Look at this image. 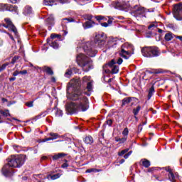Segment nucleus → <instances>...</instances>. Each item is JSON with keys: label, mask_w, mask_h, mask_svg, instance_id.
<instances>
[{"label": "nucleus", "mask_w": 182, "mask_h": 182, "mask_svg": "<svg viewBox=\"0 0 182 182\" xmlns=\"http://www.w3.org/2000/svg\"><path fill=\"white\" fill-rule=\"evenodd\" d=\"M34 102H35V100L27 102H26V106H27V107H33Z\"/></svg>", "instance_id": "obj_39"}, {"label": "nucleus", "mask_w": 182, "mask_h": 182, "mask_svg": "<svg viewBox=\"0 0 182 182\" xmlns=\"http://www.w3.org/2000/svg\"><path fill=\"white\" fill-rule=\"evenodd\" d=\"M176 39H179L182 42V36H174Z\"/></svg>", "instance_id": "obj_53"}, {"label": "nucleus", "mask_w": 182, "mask_h": 182, "mask_svg": "<svg viewBox=\"0 0 182 182\" xmlns=\"http://www.w3.org/2000/svg\"><path fill=\"white\" fill-rule=\"evenodd\" d=\"M141 109V107L140 105H138L136 108L133 109L132 112L134 113V116L136 120H137V115L139 114V112H140Z\"/></svg>", "instance_id": "obj_19"}, {"label": "nucleus", "mask_w": 182, "mask_h": 182, "mask_svg": "<svg viewBox=\"0 0 182 182\" xmlns=\"http://www.w3.org/2000/svg\"><path fill=\"white\" fill-rule=\"evenodd\" d=\"M8 4H0V12H4V11H8Z\"/></svg>", "instance_id": "obj_27"}, {"label": "nucleus", "mask_w": 182, "mask_h": 182, "mask_svg": "<svg viewBox=\"0 0 182 182\" xmlns=\"http://www.w3.org/2000/svg\"><path fill=\"white\" fill-rule=\"evenodd\" d=\"M21 0H9L11 4H17V2H19Z\"/></svg>", "instance_id": "obj_54"}, {"label": "nucleus", "mask_w": 182, "mask_h": 182, "mask_svg": "<svg viewBox=\"0 0 182 182\" xmlns=\"http://www.w3.org/2000/svg\"><path fill=\"white\" fill-rule=\"evenodd\" d=\"M127 141V136H124L122 138L115 137V141H119L120 144H123L125 141Z\"/></svg>", "instance_id": "obj_23"}, {"label": "nucleus", "mask_w": 182, "mask_h": 182, "mask_svg": "<svg viewBox=\"0 0 182 182\" xmlns=\"http://www.w3.org/2000/svg\"><path fill=\"white\" fill-rule=\"evenodd\" d=\"M123 63V59L121 58H119L118 60L116 61L117 65H122Z\"/></svg>", "instance_id": "obj_44"}, {"label": "nucleus", "mask_w": 182, "mask_h": 182, "mask_svg": "<svg viewBox=\"0 0 182 182\" xmlns=\"http://www.w3.org/2000/svg\"><path fill=\"white\" fill-rule=\"evenodd\" d=\"M154 86L152 85L148 91L147 100H150V99H151V97L154 95Z\"/></svg>", "instance_id": "obj_17"}, {"label": "nucleus", "mask_w": 182, "mask_h": 182, "mask_svg": "<svg viewBox=\"0 0 182 182\" xmlns=\"http://www.w3.org/2000/svg\"><path fill=\"white\" fill-rule=\"evenodd\" d=\"M10 82H14V80H16V77H10L9 78Z\"/></svg>", "instance_id": "obj_61"}, {"label": "nucleus", "mask_w": 182, "mask_h": 182, "mask_svg": "<svg viewBox=\"0 0 182 182\" xmlns=\"http://www.w3.org/2000/svg\"><path fill=\"white\" fill-rule=\"evenodd\" d=\"M82 82L83 83H89V82H92V80H90V77H87V76H85L82 78Z\"/></svg>", "instance_id": "obj_35"}, {"label": "nucleus", "mask_w": 182, "mask_h": 182, "mask_svg": "<svg viewBox=\"0 0 182 182\" xmlns=\"http://www.w3.org/2000/svg\"><path fill=\"white\" fill-rule=\"evenodd\" d=\"M141 163H142V166L145 167V168H149V166H151L150 161L146 159H141Z\"/></svg>", "instance_id": "obj_21"}, {"label": "nucleus", "mask_w": 182, "mask_h": 182, "mask_svg": "<svg viewBox=\"0 0 182 182\" xmlns=\"http://www.w3.org/2000/svg\"><path fill=\"white\" fill-rule=\"evenodd\" d=\"M49 41L50 40L48 39L47 42L52 48H53L54 49H58V48H59V44L58 43V41L56 40H52L51 43H49Z\"/></svg>", "instance_id": "obj_15"}, {"label": "nucleus", "mask_w": 182, "mask_h": 182, "mask_svg": "<svg viewBox=\"0 0 182 182\" xmlns=\"http://www.w3.org/2000/svg\"><path fill=\"white\" fill-rule=\"evenodd\" d=\"M55 116H57L58 117L63 115V112L59 109L58 108H55Z\"/></svg>", "instance_id": "obj_31"}, {"label": "nucleus", "mask_w": 182, "mask_h": 182, "mask_svg": "<svg viewBox=\"0 0 182 182\" xmlns=\"http://www.w3.org/2000/svg\"><path fill=\"white\" fill-rule=\"evenodd\" d=\"M168 172H169L168 178H169L170 181L176 182L177 177L176 176H174V173H173V171H171V170H168Z\"/></svg>", "instance_id": "obj_20"}, {"label": "nucleus", "mask_w": 182, "mask_h": 182, "mask_svg": "<svg viewBox=\"0 0 182 182\" xmlns=\"http://www.w3.org/2000/svg\"><path fill=\"white\" fill-rule=\"evenodd\" d=\"M141 53L145 58H154L160 55L159 48L156 47H144L141 49Z\"/></svg>", "instance_id": "obj_6"}, {"label": "nucleus", "mask_w": 182, "mask_h": 182, "mask_svg": "<svg viewBox=\"0 0 182 182\" xmlns=\"http://www.w3.org/2000/svg\"><path fill=\"white\" fill-rule=\"evenodd\" d=\"M67 97L70 100H80L78 103L70 102L67 104L66 110L70 114H74L77 112H86L89 109V100L80 90V79H73L68 82Z\"/></svg>", "instance_id": "obj_1"}, {"label": "nucleus", "mask_w": 182, "mask_h": 182, "mask_svg": "<svg viewBox=\"0 0 182 182\" xmlns=\"http://www.w3.org/2000/svg\"><path fill=\"white\" fill-rule=\"evenodd\" d=\"M95 19L100 22V21H107V18H105L103 16H96Z\"/></svg>", "instance_id": "obj_34"}, {"label": "nucleus", "mask_w": 182, "mask_h": 182, "mask_svg": "<svg viewBox=\"0 0 182 182\" xmlns=\"http://www.w3.org/2000/svg\"><path fill=\"white\" fill-rule=\"evenodd\" d=\"M72 73H73L71 69L67 70V71L65 73V77H70V76H72Z\"/></svg>", "instance_id": "obj_36"}, {"label": "nucleus", "mask_w": 182, "mask_h": 182, "mask_svg": "<svg viewBox=\"0 0 182 182\" xmlns=\"http://www.w3.org/2000/svg\"><path fill=\"white\" fill-rule=\"evenodd\" d=\"M4 45V41L0 39V46H2Z\"/></svg>", "instance_id": "obj_62"}, {"label": "nucleus", "mask_w": 182, "mask_h": 182, "mask_svg": "<svg viewBox=\"0 0 182 182\" xmlns=\"http://www.w3.org/2000/svg\"><path fill=\"white\" fill-rule=\"evenodd\" d=\"M112 6H114V8H115V9H122V8H123L122 3L119 1H114L112 3Z\"/></svg>", "instance_id": "obj_24"}, {"label": "nucleus", "mask_w": 182, "mask_h": 182, "mask_svg": "<svg viewBox=\"0 0 182 182\" xmlns=\"http://www.w3.org/2000/svg\"><path fill=\"white\" fill-rule=\"evenodd\" d=\"M46 22L48 26H53L55 25V18L53 15H50L46 20Z\"/></svg>", "instance_id": "obj_12"}, {"label": "nucleus", "mask_w": 182, "mask_h": 182, "mask_svg": "<svg viewBox=\"0 0 182 182\" xmlns=\"http://www.w3.org/2000/svg\"><path fill=\"white\" fill-rule=\"evenodd\" d=\"M154 178H156V180H158L159 181H161V179H160V177L157 176V175H154Z\"/></svg>", "instance_id": "obj_60"}, {"label": "nucleus", "mask_w": 182, "mask_h": 182, "mask_svg": "<svg viewBox=\"0 0 182 182\" xmlns=\"http://www.w3.org/2000/svg\"><path fill=\"white\" fill-rule=\"evenodd\" d=\"M60 177V174L56 173L50 176L51 180H56L57 178H59Z\"/></svg>", "instance_id": "obj_42"}, {"label": "nucleus", "mask_w": 182, "mask_h": 182, "mask_svg": "<svg viewBox=\"0 0 182 182\" xmlns=\"http://www.w3.org/2000/svg\"><path fill=\"white\" fill-rule=\"evenodd\" d=\"M173 18L176 21H182V4H176L173 7Z\"/></svg>", "instance_id": "obj_8"}, {"label": "nucleus", "mask_w": 182, "mask_h": 182, "mask_svg": "<svg viewBox=\"0 0 182 182\" xmlns=\"http://www.w3.org/2000/svg\"><path fill=\"white\" fill-rule=\"evenodd\" d=\"M25 163V155L11 156L9 159L8 164L4 165L1 169L4 176H9L11 169L10 167L15 168L22 167Z\"/></svg>", "instance_id": "obj_3"}, {"label": "nucleus", "mask_w": 182, "mask_h": 182, "mask_svg": "<svg viewBox=\"0 0 182 182\" xmlns=\"http://www.w3.org/2000/svg\"><path fill=\"white\" fill-rule=\"evenodd\" d=\"M50 140V139L48 137V138L43 139L42 141H43V143H45V141H49Z\"/></svg>", "instance_id": "obj_59"}, {"label": "nucleus", "mask_w": 182, "mask_h": 182, "mask_svg": "<svg viewBox=\"0 0 182 182\" xmlns=\"http://www.w3.org/2000/svg\"><path fill=\"white\" fill-rule=\"evenodd\" d=\"M60 36H59V35H56V34H53V33L50 35L51 39H55V38H60Z\"/></svg>", "instance_id": "obj_47"}, {"label": "nucleus", "mask_w": 182, "mask_h": 182, "mask_svg": "<svg viewBox=\"0 0 182 182\" xmlns=\"http://www.w3.org/2000/svg\"><path fill=\"white\" fill-rule=\"evenodd\" d=\"M154 73H156V74L163 73V70H156L154 71Z\"/></svg>", "instance_id": "obj_56"}, {"label": "nucleus", "mask_w": 182, "mask_h": 182, "mask_svg": "<svg viewBox=\"0 0 182 182\" xmlns=\"http://www.w3.org/2000/svg\"><path fill=\"white\" fill-rule=\"evenodd\" d=\"M65 21H67V23H68L69 22H75V19H73V18H63V21L61 22V25L63 26V25H65L66 23L65 22Z\"/></svg>", "instance_id": "obj_30"}, {"label": "nucleus", "mask_w": 182, "mask_h": 182, "mask_svg": "<svg viewBox=\"0 0 182 182\" xmlns=\"http://www.w3.org/2000/svg\"><path fill=\"white\" fill-rule=\"evenodd\" d=\"M9 65V63H6L0 66V72H2V70H5V69H6V66H8Z\"/></svg>", "instance_id": "obj_38"}, {"label": "nucleus", "mask_w": 182, "mask_h": 182, "mask_svg": "<svg viewBox=\"0 0 182 182\" xmlns=\"http://www.w3.org/2000/svg\"><path fill=\"white\" fill-rule=\"evenodd\" d=\"M107 124H108V126H112V124H113V121L112 119L107 120Z\"/></svg>", "instance_id": "obj_48"}, {"label": "nucleus", "mask_w": 182, "mask_h": 182, "mask_svg": "<svg viewBox=\"0 0 182 182\" xmlns=\"http://www.w3.org/2000/svg\"><path fill=\"white\" fill-rule=\"evenodd\" d=\"M122 134L123 136H124V137H127V136L129 135V129L124 128V129L122 132Z\"/></svg>", "instance_id": "obj_41"}, {"label": "nucleus", "mask_w": 182, "mask_h": 182, "mask_svg": "<svg viewBox=\"0 0 182 182\" xmlns=\"http://www.w3.org/2000/svg\"><path fill=\"white\" fill-rule=\"evenodd\" d=\"M127 151H129V149H124L119 152H118V156H124V154H126V153H127Z\"/></svg>", "instance_id": "obj_37"}, {"label": "nucleus", "mask_w": 182, "mask_h": 182, "mask_svg": "<svg viewBox=\"0 0 182 182\" xmlns=\"http://www.w3.org/2000/svg\"><path fill=\"white\" fill-rule=\"evenodd\" d=\"M40 69H41V70H43V72H45L46 73H47V75H49L50 76H53V70H52V68L50 67H48V66L45 65V66L40 68Z\"/></svg>", "instance_id": "obj_11"}, {"label": "nucleus", "mask_w": 182, "mask_h": 182, "mask_svg": "<svg viewBox=\"0 0 182 182\" xmlns=\"http://www.w3.org/2000/svg\"><path fill=\"white\" fill-rule=\"evenodd\" d=\"M157 28V26H156L155 24H150L149 26H148V29H154Z\"/></svg>", "instance_id": "obj_45"}, {"label": "nucleus", "mask_w": 182, "mask_h": 182, "mask_svg": "<svg viewBox=\"0 0 182 182\" xmlns=\"http://www.w3.org/2000/svg\"><path fill=\"white\" fill-rule=\"evenodd\" d=\"M26 73H28V71L26 70L20 71V75H26Z\"/></svg>", "instance_id": "obj_52"}, {"label": "nucleus", "mask_w": 182, "mask_h": 182, "mask_svg": "<svg viewBox=\"0 0 182 182\" xmlns=\"http://www.w3.org/2000/svg\"><path fill=\"white\" fill-rule=\"evenodd\" d=\"M103 72L105 73L109 74H116L119 73V65L116 63V60H112L107 64H105L102 67Z\"/></svg>", "instance_id": "obj_5"}, {"label": "nucleus", "mask_w": 182, "mask_h": 182, "mask_svg": "<svg viewBox=\"0 0 182 182\" xmlns=\"http://www.w3.org/2000/svg\"><path fill=\"white\" fill-rule=\"evenodd\" d=\"M18 75H21L20 71L16 70V71L13 73V76H18Z\"/></svg>", "instance_id": "obj_50"}, {"label": "nucleus", "mask_w": 182, "mask_h": 182, "mask_svg": "<svg viewBox=\"0 0 182 182\" xmlns=\"http://www.w3.org/2000/svg\"><path fill=\"white\" fill-rule=\"evenodd\" d=\"M4 21L6 22V24H3V26L4 28H7L10 31H12L16 35V36H18V30L16 29V27L12 23V21H11V18H4Z\"/></svg>", "instance_id": "obj_10"}, {"label": "nucleus", "mask_w": 182, "mask_h": 182, "mask_svg": "<svg viewBox=\"0 0 182 182\" xmlns=\"http://www.w3.org/2000/svg\"><path fill=\"white\" fill-rule=\"evenodd\" d=\"M50 136L51 137H49L50 140H56V139H59V134L58 133H50Z\"/></svg>", "instance_id": "obj_29"}, {"label": "nucleus", "mask_w": 182, "mask_h": 182, "mask_svg": "<svg viewBox=\"0 0 182 182\" xmlns=\"http://www.w3.org/2000/svg\"><path fill=\"white\" fill-rule=\"evenodd\" d=\"M112 23H113V20H112V18H109L108 21H107V24L109 26L112 25Z\"/></svg>", "instance_id": "obj_58"}, {"label": "nucleus", "mask_w": 182, "mask_h": 182, "mask_svg": "<svg viewBox=\"0 0 182 182\" xmlns=\"http://www.w3.org/2000/svg\"><path fill=\"white\" fill-rule=\"evenodd\" d=\"M96 171H97L96 168H90L86 171V173H96Z\"/></svg>", "instance_id": "obj_43"}, {"label": "nucleus", "mask_w": 182, "mask_h": 182, "mask_svg": "<svg viewBox=\"0 0 182 182\" xmlns=\"http://www.w3.org/2000/svg\"><path fill=\"white\" fill-rule=\"evenodd\" d=\"M147 171L148 173H153V171H154V168H149Z\"/></svg>", "instance_id": "obj_57"}, {"label": "nucleus", "mask_w": 182, "mask_h": 182, "mask_svg": "<svg viewBox=\"0 0 182 182\" xmlns=\"http://www.w3.org/2000/svg\"><path fill=\"white\" fill-rule=\"evenodd\" d=\"M19 59V55H16L14 56L12 60H11V63L12 65H15V63H16V60H18Z\"/></svg>", "instance_id": "obj_40"}, {"label": "nucleus", "mask_w": 182, "mask_h": 182, "mask_svg": "<svg viewBox=\"0 0 182 182\" xmlns=\"http://www.w3.org/2000/svg\"><path fill=\"white\" fill-rule=\"evenodd\" d=\"M174 37H173V33H168L165 34L164 39L166 42H170Z\"/></svg>", "instance_id": "obj_25"}, {"label": "nucleus", "mask_w": 182, "mask_h": 182, "mask_svg": "<svg viewBox=\"0 0 182 182\" xmlns=\"http://www.w3.org/2000/svg\"><path fill=\"white\" fill-rule=\"evenodd\" d=\"M132 102V97H126L122 100V106H127Z\"/></svg>", "instance_id": "obj_26"}, {"label": "nucleus", "mask_w": 182, "mask_h": 182, "mask_svg": "<svg viewBox=\"0 0 182 182\" xmlns=\"http://www.w3.org/2000/svg\"><path fill=\"white\" fill-rule=\"evenodd\" d=\"M141 130H143V127L141 126V124H139L138 126V131L140 133V132H141Z\"/></svg>", "instance_id": "obj_55"}, {"label": "nucleus", "mask_w": 182, "mask_h": 182, "mask_svg": "<svg viewBox=\"0 0 182 182\" xmlns=\"http://www.w3.org/2000/svg\"><path fill=\"white\" fill-rule=\"evenodd\" d=\"M93 137H92L90 135L84 138V143H85V144H93Z\"/></svg>", "instance_id": "obj_16"}, {"label": "nucleus", "mask_w": 182, "mask_h": 182, "mask_svg": "<svg viewBox=\"0 0 182 182\" xmlns=\"http://www.w3.org/2000/svg\"><path fill=\"white\" fill-rule=\"evenodd\" d=\"M65 156H66V154L65 153H58L53 156V160L54 161L59 160V159H62L65 157Z\"/></svg>", "instance_id": "obj_18"}, {"label": "nucleus", "mask_w": 182, "mask_h": 182, "mask_svg": "<svg viewBox=\"0 0 182 182\" xmlns=\"http://www.w3.org/2000/svg\"><path fill=\"white\" fill-rule=\"evenodd\" d=\"M68 167H69V164H68V163L63 164V165H62L63 168H66Z\"/></svg>", "instance_id": "obj_51"}, {"label": "nucleus", "mask_w": 182, "mask_h": 182, "mask_svg": "<svg viewBox=\"0 0 182 182\" xmlns=\"http://www.w3.org/2000/svg\"><path fill=\"white\" fill-rule=\"evenodd\" d=\"M131 48L132 45L129 43L123 44L119 51V56H121V58H124V59H129L130 56H132V53L129 52V50L131 49Z\"/></svg>", "instance_id": "obj_7"}, {"label": "nucleus", "mask_w": 182, "mask_h": 182, "mask_svg": "<svg viewBox=\"0 0 182 182\" xmlns=\"http://www.w3.org/2000/svg\"><path fill=\"white\" fill-rule=\"evenodd\" d=\"M144 12H146L144 8L135 6L131 14L132 16H135V18H143L144 16Z\"/></svg>", "instance_id": "obj_9"}, {"label": "nucleus", "mask_w": 182, "mask_h": 182, "mask_svg": "<svg viewBox=\"0 0 182 182\" xmlns=\"http://www.w3.org/2000/svg\"><path fill=\"white\" fill-rule=\"evenodd\" d=\"M92 83H93V81L87 82V89L88 92L92 91V86H93Z\"/></svg>", "instance_id": "obj_33"}, {"label": "nucleus", "mask_w": 182, "mask_h": 182, "mask_svg": "<svg viewBox=\"0 0 182 182\" xmlns=\"http://www.w3.org/2000/svg\"><path fill=\"white\" fill-rule=\"evenodd\" d=\"M101 26H103L104 28H107V26H109V24L106 22L101 23Z\"/></svg>", "instance_id": "obj_49"}, {"label": "nucleus", "mask_w": 182, "mask_h": 182, "mask_svg": "<svg viewBox=\"0 0 182 182\" xmlns=\"http://www.w3.org/2000/svg\"><path fill=\"white\" fill-rule=\"evenodd\" d=\"M77 65L82 68L84 72H89V70L93 68L92 60H90L89 57L85 55V54H79L77 56Z\"/></svg>", "instance_id": "obj_4"}, {"label": "nucleus", "mask_w": 182, "mask_h": 182, "mask_svg": "<svg viewBox=\"0 0 182 182\" xmlns=\"http://www.w3.org/2000/svg\"><path fill=\"white\" fill-rule=\"evenodd\" d=\"M7 11H9V12H14V14H18V6L9 4V6L7 7Z\"/></svg>", "instance_id": "obj_14"}, {"label": "nucleus", "mask_w": 182, "mask_h": 182, "mask_svg": "<svg viewBox=\"0 0 182 182\" xmlns=\"http://www.w3.org/2000/svg\"><path fill=\"white\" fill-rule=\"evenodd\" d=\"M1 114H2V116H4V117H8L11 116V114L9 113V109L3 110L1 112Z\"/></svg>", "instance_id": "obj_32"}, {"label": "nucleus", "mask_w": 182, "mask_h": 182, "mask_svg": "<svg viewBox=\"0 0 182 182\" xmlns=\"http://www.w3.org/2000/svg\"><path fill=\"white\" fill-rule=\"evenodd\" d=\"M95 21H86L85 23H84L82 24V26L85 29H89L90 28H93V26H95Z\"/></svg>", "instance_id": "obj_13"}, {"label": "nucleus", "mask_w": 182, "mask_h": 182, "mask_svg": "<svg viewBox=\"0 0 182 182\" xmlns=\"http://www.w3.org/2000/svg\"><path fill=\"white\" fill-rule=\"evenodd\" d=\"M2 102H8V100H6L5 98H2Z\"/></svg>", "instance_id": "obj_64"}, {"label": "nucleus", "mask_w": 182, "mask_h": 182, "mask_svg": "<svg viewBox=\"0 0 182 182\" xmlns=\"http://www.w3.org/2000/svg\"><path fill=\"white\" fill-rule=\"evenodd\" d=\"M132 151H129L127 154H125V155L124 156V159H129V157L132 155Z\"/></svg>", "instance_id": "obj_46"}, {"label": "nucleus", "mask_w": 182, "mask_h": 182, "mask_svg": "<svg viewBox=\"0 0 182 182\" xmlns=\"http://www.w3.org/2000/svg\"><path fill=\"white\" fill-rule=\"evenodd\" d=\"M105 34L99 33L95 36V43L92 41H88L83 43L82 49L88 56L90 58H95L96 56V53H97V50L95 48V46H102V45H105Z\"/></svg>", "instance_id": "obj_2"}, {"label": "nucleus", "mask_w": 182, "mask_h": 182, "mask_svg": "<svg viewBox=\"0 0 182 182\" xmlns=\"http://www.w3.org/2000/svg\"><path fill=\"white\" fill-rule=\"evenodd\" d=\"M120 164H123V163H124V159H121V161H119Z\"/></svg>", "instance_id": "obj_63"}, {"label": "nucleus", "mask_w": 182, "mask_h": 182, "mask_svg": "<svg viewBox=\"0 0 182 182\" xmlns=\"http://www.w3.org/2000/svg\"><path fill=\"white\" fill-rule=\"evenodd\" d=\"M32 14V7L29 6H26L23 9V14L24 15H31Z\"/></svg>", "instance_id": "obj_22"}, {"label": "nucleus", "mask_w": 182, "mask_h": 182, "mask_svg": "<svg viewBox=\"0 0 182 182\" xmlns=\"http://www.w3.org/2000/svg\"><path fill=\"white\" fill-rule=\"evenodd\" d=\"M43 4L48 6H53V5H55V0H44Z\"/></svg>", "instance_id": "obj_28"}]
</instances>
